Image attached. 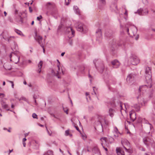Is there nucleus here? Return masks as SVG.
Wrapping results in <instances>:
<instances>
[{
    "mask_svg": "<svg viewBox=\"0 0 155 155\" xmlns=\"http://www.w3.org/2000/svg\"><path fill=\"white\" fill-rule=\"evenodd\" d=\"M110 142L111 143L113 142L114 141V139L113 137V136L111 135L110 136V138L109 139Z\"/></svg>",
    "mask_w": 155,
    "mask_h": 155,
    "instance_id": "4c0bfd02",
    "label": "nucleus"
},
{
    "mask_svg": "<svg viewBox=\"0 0 155 155\" xmlns=\"http://www.w3.org/2000/svg\"><path fill=\"white\" fill-rule=\"evenodd\" d=\"M29 10L30 12H32V10L31 8V7H29Z\"/></svg>",
    "mask_w": 155,
    "mask_h": 155,
    "instance_id": "bf43d9fd",
    "label": "nucleus"
},
{
    "mask_svg": "<svg viewBox=\"0 0 155 155\" xmlns=\"http://www.w3.org/2000/svg\"><path fill=\"white\" fill-rule=\"evenodd\" d=\"M112 39L113 42H111V41L110 42V44L111 45V49L113 50H115L116 48V42L115 40L113 39V38L111 39Z\"/></svg>",
    "mask_w": 155,
    "mask_h": 155,
    "instance_id": "412c9836",
    "label": "nucleus"
},
{
    "mask_svg": "<svg viewBox=\"0 0 155 155\" xmlns=\"http://www.w3.org/2000/svg\"><path fill=\"white\" fill-rule=\"evenodd\" d=\"M93 155H101L99 150L97 147H94L92 149Z\"/></svg>",
    "mask_w": 155,
    "mask_h": 155,
    "instance_id": "dca6fc26",
    "label": "nucleus"
},
{
    "mask_svg": "<svg viewBox=\"0 0 155 155\" xmlns=\"http://www.w3.org/2000/svg\"><path fill=\"white\" fill-rule=\"evenodd\" d=\"M15 19L16 21L19 23L22 24L23 23V18L22 17L15 16Z\"/></svg>",
    "mask_w": 155,
    "mask_h": 155,
    "instance_id": "393cba45",
    "label": "nucleus"
},
{
    "mask_svg": "<svg viewBox=\"0 0 155 155\" xmlns=\"http://www.w3.org/2000/svg\"><path fill=\"white\" fill-rule=\"evenodd\" d=\"M74 9L75 12L77 14L79 13V10L78 7L76 6H74Z\"/></svg>",
    "mask_w": 155,
    "mask_h": 155,
    "instance_id": "72a5a7b5",
    "label": "nucleus"
},
{
    "mask_svg": "<svg viewBox=\"0 0 155 155\" xmlns=\"http://www.w3.org/2000/svg\"><path fill=\"white\" fill-rule=\"evenodd\" d=\"M26 140V139L25 138H24L22 140L23 142H25V141Z\"/></svg>",
    "mask_w": 155,
    "mask_h": 155,
    "instance_id": "338daca9",
    "label": "nucleus"
},
{
    "mask_svg": "<svg viewBox=\"0 0 155 155\" xmlns=\"http://www.w3.org/2000/svg\"><path fill=\"white\" fill-rule=\"evenodd\" d=\"M51 12V14L54 16V17L55 15H56L58 14V11L56 7L54 8H53Z\"/></svg>",
    "mask_w": 155,
    "mask_h": 155,
    "instance_id": "cd10ccee",
    "label": "nucleus"
},
{
    "mask_svg": "<svg viewBox=\"0 0 155 155\" xmlns=\"http://www.w3.org/2000/svg\"><path fill=\"white\" fill-rule=\"evenodd\" d=\"M139 38V36L138 35H137L136 36V37H135V39L136 40H137L138 38Z\"/></svg>",
    "mask_w": 155,
    "mask_h": 155,
    "instance_id": "680f3d73",
    "label": "nucleus"
},
{
    "mask_svg": "<svg viewBox=\"0 0 155 155\" xmlns=\"http://www.w3.org/2000/svg\"><path fill=\"white\" fill-rule=\"evenodd\" d=\"M2 107L4 109H6L7 111L10 110L12 112V111L10 110L7 104H6L3 101L1 103Z\"/></svg>",
    "mask_w": 155,
    "mask_h": 155,
    "instance_id": "5701e85b",
    "label": "nucleus"
},
{
    "mask_svg": "<svg viewBox=\"0 0 155 155\" xmlns=\"http://www.w3.org/2000/svg\"><path fill=\"white\" fill-rule=\"evenodd\" d=\"M66 33L69 34L68 36H71V37H72L74 36V31L71 27H68L66 28Z\"/></svg>",
    "mask_w": 155,
    "mask_h": 155,
    "instance_id": "f8f14e48",
    "label": "nucleus"
},
{
    "mask_svg": "<svg viewBox=\"0 0 155 155\" xmlns=\"http://www.w3.org/2000/svg\"><path fill=\"white\" fill-rule=\"evenodd\" d=\"M3 66L5 69L7 70H10L12 69V66L10 63L8 62L4 63Z\"/></svg>",
    "mask_w": 155,
    "mask_h": 155,
    "instance_id": "aec40b11",
    "label": "nucleus"
},
{
    "mask_svg": "<svg viewBox=\"0 0 155 155\" xmlns=\"http://www.w3.org/2000/svg\"><path fill=\"white\" fill-rule=\"evenodd\" d=\"M136 75L133 73L128 75L126 79L127 82L129 84H132L134 83Z\"/></svg>",
    "mask_w": 155,
    "mask_h": 155,
    "instance_id": "0eeeda50",
    "label": "nucleus"
},
{
    "mask_svg": "<svg viewBox=\"0 0 155 155\" xmlns=\"http://www.w3.org/2000/svg\"><path fill=\"white\" fill-rule=\"evenodd\" d=\"M116 150L117 155H125L124 152L121 150L120 148L117 147Z\"/></svg>",
    "mask_w": 155,
    "mask_h": 155,
    "instance_id": "bb28decb",
    "label": "nucleus"
},
{
    "mask_svg": "<svg viewBox=\"0 0 155 155\" xmlns=\"http://www.w3.org/2000/svg\"><path fill=\"white\" fill-rule=\"evenodd\" d=\"M57 61L58 63L57 65V67L58 68V69L56 71H54L53 70H51V73L53 75L57 77L58 78H60L61 76L60 74H64V71H63L62 69H60V63L59 61L58 60H57Z\"/></svg>",
    "mask_w": 155,
    "mask_h": 155,
    "instance_id": "20e7f679",
    "label": "nucleus"
},
{
    "mask_svg": "<svg viewBox=\"0 0 155 155\" xmlns=\"http://www.w3.org/2000/svg\"><path fill=\"white\" fill-rule=\"evenodd\" d=\"M46 6L48 9L51 11L53 8H55L56 6L54 3L48 2L46 4Z\"/></svg>",
    "mask_w": 155,
    "mask_h": 155,
    "instance_id": "f3484780",
    "label": "nucleus"
},
{
    "mask_svg": "<svg viewBox=\"0 0 155 155\" xmlns=\"http://www.w3.org/2000/svg\"><path fill=\"white\" fill-rule=\"evenodd\" d=\"M82 137L83 139L84 140V139H86V136H85L84 135H82Z\"/></svg>",
    "mask_w": 155,
    "mask_h": 155,
    "instance_id": "e2e57ef3",
    "label": "nucleus"
},
{
    "mask_svg": "<svg viewBox=\"0 0 155 155\" xmlns=\"http://www.w3.org/2000/svg\"><path fill=\"white\" fill-rule=\"evenodd\" d=\"M74 127L76 128V130L78 131H80V130L79 129L78 127V126H74Z\"/></svg>",
    "mask_w": 155,
    "mask_h": 155,
    "instance_id": "13d9d810",
    "label": "nucleus"
},
{
    "mask_svg": "<svg viewBox=\"0 0 155 155\" xmlns=\"http://www.w3.org/2000/svg\"><path fill=\"white\" fill-rule=\"evenodd\" d=\"M96 40L99 42L101 41L102 38V35L101 29H98L96 31Z\"/></svg>",
    "mask_w": 155,
    "mask_h": 155,
    "instance_id": "ddd939ff",
    "label": "nucleus"
},
{
    "mask_svg": "<svg viewBox=\"0 0 155 155\" xmlns=\"http://www.w3.org/2000/svg\"><path fill=\"white\" fill-rule=\"evenodd\" d=\"M142 119L141 117H139L138 120V123H140L142 121Z\"/></svg>",
    "mask_w": 155,
    "mask_h": 155,
    "instance_id": "6e6d98bb",
    "label": "nucleus"
},
{
    "mask_svg": "<svg viewBox=\"0 0 155 155\" xmlns=\"http://www.w3.org/2000/svg\"><path fill=\"white\" fill-rule=\"evenodd\" d=\"M117 44L119 46H122L123 45L125 46V44L123 43V41H121L120 43H117Z\"/></svg>",
    "mask_w": 155,
    "mask_h": 155,
    "instance_id": "a18cd8bd",
    "label": "nucleus"
},
{
    "mask_svg": "<svg viewBox=\"0 0 155 155\" xmlns=\"http://www.w3.org/2000/svg\"><path fill=\"white\" fill-rule=\"evenodd\" d=\"M153 97V94L152 93H151L150 94L149 96V97L150 98H151Z\"/></svg>",
    "mask_w": 155,
    "mask_h": 155,
    "instance_id": "0e129e2a",
    "label": "nucleus"
},
{
    "mask_svg": "<svg viewBox=\"0 0 155 155\" xmlns=\"http://www.w3.org/2000/svg\"><path fill=\"white\" fill-rule=\"evenodd\" d=\"M19 12H18V11L17 10H15V15H17L18 14V13Z\"/></svg>",
    "mask_w": 155,
    "mask_h": 155,
    "instance_id": "4d7b16f0",
    "label": "nucleus"
},
{
    "mask_svg": "<svg viewBox=\"0 0 155 155\" xmlns=\"http://www.w3.org/2000/svg\"><path fill=\"white\" fill-rule=\"evenodd\" d=\"M93 62L96 68L100 73H102L105 70L103 62L98 59L94 60Z\"/></svg>",
    "mask_w": 155,
    "mask_h": 155,
    "instance_id": "f03ea898",
    "label": "nucleus"
},
{
    "mask_svg": "<svg viewBox=\"0 0 155 155\" xmlns=\"http://www.w3.org/2000/svg\"><path fill=\"white\" fill-rule=\"evenodd\" d=\"M18 99L19 100V101H20L21 100H23L25 101H27V99H26V98H25V97H21L20 99H19L18 98Z\"/></svg>",
    "mask_w": 155,
    "mask_h": 155,
    "instance_id": "49530a36",
    "label": "nucleus"
},
{
    "mask_svg": "<svg viewBox=\"0 0 155 155\" xmlns=\"http://www.w3.org/2000/svg\"><path fill=\"white\" fill-rule=\"evenodd\" d=\"M147 127L148 128V130L147 131V133H149L150 132V130H151L153 128V127L151 125V124L150 123H148L147 124Z\"/></svg>",
    "mask_w": 155,
    "mask_h": 155,
    "instance_id": "473e14b6",
    "label": "nucleus"
},
{
    "mask_svg": "<svg viewBox=\"0 0 155 155\" xmlns=\"http://www.w3.org/2000/svg\"><path fill=\"white\" fill-rule=\"evenodd\" d=\"M85 68L84 67H81L78 71L77 72V74L78 76L80 75V73L81 74H84L85 73L84 71Z\"/></svg>",
    "mask_w": 155,
    "mask_h": 155,
    "instance_id": "b1692460",
    "label": "nucleus"
},
{
    "mask_svg": "<svg viewBox=\"0 0 155 155\" xmlns=\"http://www.w3.org/2000/svg\"><path fill=\"white\" fill-rule=\"evenodd\" d=\"M131 64L133 65H137L139 62V60L138 57L135 55H132L130 58Z\"/></svg>",
    "mask_w": 155,
    "mask_h": 155,
    "instance_id": "9b49d317",
    "label": "nucleus"
},
{
    "mask_svg": "<svg viewBox=\"0 0 155 155\" xmlns=\"http://www.w3.org/2000/svg\"><path fill=\"white\" fill-rule=\"evenodd\" d=\"M113 32L110 29H107L106 30L105 33V36L106 38L112 39L113 38Z\"/></svg>",
    "mask_w": 155,
    "mask_h": 155,
    "instance_id": "9d476101",
    "label": "nucleus"
},
{
    "mask_svg": "<svg viewBox=\"0 0 155 155\" xmlns=\"http://www.w3.org/2000/svg\"><path fill=\"white\" fill-rule=\"evenodd\" d=\"M112 67L114 68H118L120 65L119 62L117 60H114L111 61Z\"/></svg>",
    "mask_w": 155,
    "mask_h": 155,
    "instance_id": "2eb2a0df",
    "label": "nucleus"
},
{
    "mask_svg": "<svg viewBox=\"0 0 155 155\" xmlns=\"http://www.w3.org/2000/svg\"><path fill=\"white\" fill-rule=\"evenodd\" d=\"M149 85L147 86V85L142 86L140 87L138 89V91L140 92L142 91L143 93V92L145 90V89L147 88L148 87L149 88L150 86V84L148 83Z\"/></svg>",
    "mask_w": 155,
    "mask_h": 155,
    "instance_id": "6ab92c4d",
    "label": "nucleus"
},
{
    "mask_svg": "<svg viewBox=\"0 0 155 155\" xmlns=\"http://www.w3.org/2000/svg\"><path fill=\"white\" fill-rule=\"evenodd\" d=\"M93 107L92 106H91L89 107V109L91 110L93 109Z\"/></svg>",
    "mask_w": 155,
    "mask_h": 155,
    "instance_id": "69168bd1",
    "label": "nucleus"
},
{
    "mask_svg": "<svg viewBox=\"0 0 155 155\" xmlns=\"http://www.w3.org/2000/svg\"><path fill=\"white\" fill-rule=\"evenodd\" d=\"M5 95L3 93H0V97L2 98L5 97Z\"/></svg>",
    "mask_w": 155,
    "mask_h": 155,
    "instance_id": "603ef678",
    "label": "nucleus"
},
{
    "mask_svg": "<svg viewBox=\"0 0 155 155\" xmlns=\"http://www.w3.org/2000/svg\"><path fill=\"white\" fill-rule=\"evenodd\" d=\"M100 1L103 5H105L106 3L105 0H100Z\"/></svg>",
    "mask_w": 155,
    "mask_h": 155,
    "instance_id": "3c124183",
    "label": "nucleus"
},
{
    "mask_svg": "<svg viewBox=\"0 0 155 155\" xmlns=\"http://www.w3.org/2000/svg\"><path fill=\"white\" fill-rule=\"evenodd\" d=\"M101 144L102 146H103V144L106 143L107 139L106 137H102L101 139Z\"/></svg>",
    "mask_w": 155,
    "mask_h": 155,
    "instance_id": "7c9ffc66",
    "label": "nucleus"
},
{
    "mask_svg": "<svg viewBox=\"0 0 155 155\" xmlns=\"http://www.w3.org/2000/svg\"><path fill=\"white\" fill-rule=\"evenodd\" d=\"M70 1L71 0H65V5H68Z\"/></svg>",
    "mask_w": 155,
    "mask_h": 155,
    "instance_id": "de8ad7c7",
    "label": "nucleus"
},
{
    "mask_svg": "<svg viewBox=\"0 0 155 155\" xmlns=\"http://www.w3.org/2000/svg\"><path fill=\"white\" fill-rule=\"evenodd\" d=\"M139 104H136L134 105V107L137 111H139L140 110V107Z\"/></svg>",
    "mask_w": 155,
    "mask_h": 155,
    "instance_id": "c9c22d12",
    "label": "nucleus"
},
{
    "mask_svg": "<svg viewBox=\"0 0 155 155\" xmlns=\"http://www.w3.org/2000/svg\"><path fill=\"white\" fill-rule=\"evenodd\" d=\"M17 52H12L10 55V61H12L15 64L18 63L19 61V56L17 54Z\"/></svg>",
    "mask_w": 155,
    "mask_h": 155,
    "instance_id": "423d86ee",
    "label": "nucleus"
},
{
    "mask_svg": "<svg viewBox=\"0 0 155 155\" xmlns=\"http://www.w3.org/2000/svg\"><path fill=\"white\" fill-rule=\"evenodd\" d=\"M24 13L23 12H19L17 15H16L15 16H18V17H22L21 16Z\"/></svg>",
    "mask_w": 155,
    "mask_h": 155,
    "instance_id": "79ce46f5",
    "label": "nucleus"
},
{
    "mask_svg": "<svg viewBox=\"0 0 155 155\" xmlns=\"http://www.w3.org/2000/svg\"><path fill=\"white\" fill-rule=\"evenodd\" d=\"M15 31L17 33L20 35H21L22 33V32L21 31L17 29H15Z\"/></svg>",
    "mask_w": 155,
    "mask_h": 155,
    "instance_id": "37998d69",
    "label": "nucleus"
},
{
    "mask_svg": "<svg viewBox=\"0 0 155 155\" xmlns=\"http://www.w3.org/2000/svg\"><path fill=\"white\" fill-rule=\"evenodd\" d=\"M46 130H47V131L48 132V134L50 135V136H51V133H52V132H51V131H50L47 129V128L46 127Z\"/></svg>",
    "mask_w": 155,
    "mask_h": 155,
    "instance_id": "09e8293b",
    "label": "nucleus"
},
{
    "mask_svg": "<svg viewBox=\"0 0 155 155\" xmlns=\"http://www.w3.org/2000/svg\"><path fill=\"white\" fill-rule=\"evenodd\" d=\"M50 114L51 115V116L54 117V118H57V117H55V116L54 114H53L52 113H51V114Z\"/></svg>",
    "mask_w": 155,
    "mask_h": 155,
    "instance_id": "052dcab7",
    "label": "nucleus"
},
{
    "mask_svg": "<svg viewBox=\"0 0 155 155\" xmlns=\"http://www.w3.org/2000/svg\"><path fill=\"white\" fill-rule=\"evenodd\" d=\"M8 81L12 84V88L14 87V84L12 81Z\"/></svg>",
    "mask_w": 155,
    "mask_h": 155,
    "instance_id": "8fccbe9b",
    "label": "nucleus"
},
{
    "mask_svg": "<svg viewBox=\"0 0 155 155\" xmlns=\"http://www.w3.org/2000/svg\"><path fill=\"white\" fill-rule=\"evenodd\" d=\"M68 37L69 38L68 43H69V44L70 45H73L72 40L71 39V38L72 37H71V36H68Z\"/></svg>",
    "mask_w": 155,
    "mask_h": 155,
    "instance_id": "e433bc0d",
    "label": "nucleus"
},
{
    "mask_svg": "<svg viewBox=\"0 0 155 155\" xmlns=\"http://www.w3.org/2000/svg\"><path fill=\"white\" fill-rule=\"evenodd\" d=\"M148 12L149 11L147 9L140 8L138 10L137 12H135V13H138L140 15H147Z\"/></svg>",
    "mask_w": 155,
    "mask_h": 155,
    "instance_id": "1a4fd4ad",
    "label": "nucleus"
},
{
    "mask_svg": "<svg viewBox=\"0 0 155 155\" xmlns=\"http://www.w3.org/2000/svg\"><path fill=\"white\" fill-rule=\"evenodd\" d=\"M43 64V61H40L39 63L38 64V68L39 69L37 71L39 73H40L41 71V69L42 67V65Z\"/></svg>",
    "mask_w": 155,
    "mask_h": 155,
    "instance_id": "c756f323",
    "label": "nucleus"
},
{
    "mask_svg": "<svg viewBox=\"0 0 155 155\" xmlns=\"http://www.w3.org/2000/svg\"><path fill=\"white\" fill-rule=\"evenodd\" d=\"M110 8L112 11L117 12V6L116 4H113L110 6Z\"/></svg>",
    "mask_w": 155,
    "mask_h": 155,
    "instance_id": "a878e982",
    "label": "nucleus"
},
{
    "mask_svg": "<svg viewBox=\"0 0 155 155\" xmlns=\"http://www.w3.org/2000/svg\"><path fill=\"white\" fill-rule=\"evenodd\" d=\"M7 33L6 32H3L1 35L0 36L1 38H2L3 39L6 40L8 41L9 42H10L12 40V38H14V37H10L9 38L7 37L6 35Z\"/></svg>",
    "mask_w": 155,
    "mask_h": 155,
    "instance_id": "4468645a",
    "label": "nucleus"
},
{
    "mask_svg": "<svg viewBox=\"0 0 155 155\" xmlns=\"http://www.w3.org/2000/svg\"><path fill=\"white\" fill-rule=\"evenodd\" d=\"M145 77L147 83L150 84V87H151L152 86L151 84L152 81L151 79V68H150L148 67H146Z\"/></svg>",
    "mask_w": 155,
    "mask_h": 155,
    "instance_id": "7ed1b4c3",
    "label": "nucleus"
},
{
    "mask_svg": "<svg viewBox=\"0 0 155 155\" xmlns=\"http://www.w3.org/2000/svg\"><path fill=\"white\" fill-rule=\"evenodd\" d=\"M43 155H53V152L51 150H48Z\"/></svg>",
    "mask_w": 155,
    "mask_h": 155,
    "instance_id": "f704fd0d",
    "label": "nucleus"
},
{
    "mask_svg": "<svg viewBox=\"0 0 155 155\" xmlns=\"http://www.w3.org/2000/svg\"><path fill=\"white\" fill-rule=\"evenodd\" d=\"M115 112V110L114 109L112 108H110L109 109V114L110 116L111 117H113Z\"/></svg>",
    "mask_w": 155,
    "mask_h": 155,
    "instance_id": "c85d7f7f",
    "label": "nucleus"
},
{
    "mask_svg": "<svg viewBox=\"0 0 155 155\" xmlns=\"http://www.w3.org/2000/svg\"><path fill=\"white\" fill-rule=\"evenodd\" d=\"M102 146L106 151H107L108 150L107 148L105 147L104 146Z\"/></svg>",
    "mask_w": 155,
    "mask_h": 155,
    "instance_id": "774afa93",
    "label": "nucleus"
},
{
    "mask_svg": "<svg viewBox=\"0 0 155 155\" xmlns=\"http://www.w3.org/2000/svg\"><path fill=\"white\" fill-rule=\"evenodd\" d=\"M65 135L66 136L69 135L70 136H72V134H70L69 133V130H66L65 131Z\"/></svg>",
    "mask_w": 155,
    "mask_h": 155,
    "instance_id": "a19ab883",
    "label": "nucleus"
},
{
    "mask_svg": "<svg viewBox=\"0 0 155 155\" xmlns=\"http://www.w3.org/2000/svg\"><path fill=\"white\" fill-rule=\"evenodd\" d=\"M35 38L41 46L43 48V52L45 53V49L44 48L43 44L42 43V37L40 36H38L36 34V36L35 37Z\"/></svg>",
    "mask_w": 155,
    "mask_h": 155,
    "instance_id": "6e6552de",
    "label": "nucleus"
},
{
    "mask_svg": "<svg viewBox=\"0 0 155 155\" xmlns=\"http://www.w3.org/2000/svg\"><path fill=\"white\" fill-rule=\"evenodd\" d=\"M130 116L131 120L133 121H134L136 118V114L135 112H130Z\"/></svg>",
    "mask_w": 155,
    "mask_h": 155,
    "instance_id": "4be33fe9",
    "label": "nucleus"
},
{
    "mask_svg": "<svg viewBox=\"0 0 155 155\" xmlns=\"http://www.w3.org/2000/svg\"><path fill=\"white\" fill-rule=\"evenodd\" d=\"M123 30L131 36H135L137 31V28L134 25H132L131 23L129 22L126 24L125 27L123 28Z\"/></svg>",
    "mask_w": 155,
    "mask_h": 155,
    "instance_id": "f257e3e1",
    "label": "nucleus"
},
{
    "mask_svg": "<svg viewBox=\"0 0 155 155\" xmlns=\"http://www.w3.org/2000/svg\"><path fill=\"white\" fill-rule=\"evenodd\" d=\"M32 117L34 118L38 119L37 115L35 113H34L32 114Z\"/></svg>",
    "mask_w": 155,
    "mask_h": 155,
    "instance_id": "c03bdc74",
    "label": "nucleus"
},
{
    "mask_svg": "<svg viewBox=\"0 0 155 155\" xmlns=\"http://www.w3.org/2000/svg\"><path fill=\"white\" fill-rule=\"evenodd\" d=\"M14 45L15 46V47L14 48L15 50L16 51L18 49V46L16 45L15 44H14Z\"/></svg>",
    "mask_w": 155,
    "mask_h": 155,
    "instance_id": "864d4df0",
    "label": "nucleus"
},
{
    "mask_svg": "<svg viewBox=\"0 0 155 155\" xmlns=\"http://www.w3.org/2000/svg\"><path fill=\"white\" fill-rule=\"evenodd\" d=\"M42 18V17L41 15H40L39 16L37 17V19L38 20L40 21L41 19Z\"/></svg>",
    "mask_w": 155,
    "mask_h": 155,
    "instance_id": "5fc2aeb1",
    "label": "nucleus"
},
{
    "mask_svg": "<svg viewBox=\"0 0 155 155\" xmlns=\"http://www.w3.org/2000/svg\"><path fill=\"white\" fill-rule=\"evenodd\" d=\"M124 147L127 152L130 153H132L133 150H132V149H127L126 147Z\"/></svg>",
    "mask_w": 155,
    "mask_h": 155,
    "instance_id": "58836bf2",
    "label": "nucleus"
},
{
    "mask_svg": "<svg viewBox=\"0 0 155 155\" xmlns=\"http://www.w3.org/2000/svg\"><path fill=\"white\" fill-rule=\"evenodd\" d=\"M146 103V102L144 100V99L141 98V100L139 102V104L140 105H141L142 106H144Z\"/></svg>",
    "mask_w": 155,
    "mask_h": 155,
    "instance_id": "2f4dec72",
    "label": "nucleus"
},
{
    "mask_svg": "<svg viewBox=\"0 0 155 155\" xmlns=\"http://www.w3.org/2000/svg\"><path fill=\"white\" fill-rule=\"evenodd\" d=\"M143 141L145 145H148V143H147L148 141L147 138H144L143 139Z\"/></svg>",
    "mask_w": 155,
    "mask_h": 155,
    "instance_id": "ea45409f",
    "label": "nucleus"
},
{
    "mask_svg": "<svg viewBox=\"0 0 155 155\" xmlns=\"http://www.w3.org/2000/svg\"><path fill=\"white\" fill-rule=\"evenodd\" d=\"M112 133L114 136L115 138H117L118 137V134H120L117 128L116 127H114V128L113 131H112Z\"/></svg>",
    "mask_w": 155,
    "mask_h": 155,
    "instance_id": "a211bd4d",
    "label": "nucleus"
},
{
    "mask_svg": "<svg viewBox=\"0 0 155 155\" xmlns=\"http://www.w3.org/2000/svg\"><path fill=\"white\" fill-rule=\"evenodd\" d=\"M75 26L78 31L85 33L87 31L85 26L82 23L78 22L75 24Z\"/></svg>",
    "mask_w": 155,
    "mask_h": 155,
    "instance_id": "39448f33",
    "label": "nucleus"
}]
</instances>
